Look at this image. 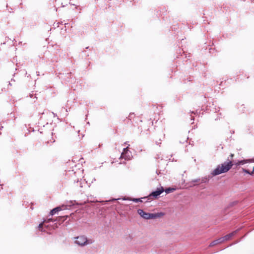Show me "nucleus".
Masks as SVG:
<instances>
[{
	"label": "nucleus",
	"mask_w": 254,
	"mask_h": 254,
	"mask_svg": "<svg viewBox=\"0 0 254 254\" xmlns=\"http://www.w3.org/2000/svg\"><path fill=\"white\" fill-rule=\"evenodd\" d=\"M233 165V163L231 160H229L228 162H224L217 166L211 173L212 176H215L219 174L226 173L231 169Z\"/></svg>",
	"instance_id": "f257e3e1"
},
{
	"label": "nucleus",
	"mask_w": 254,
	"mask_h": 254,
	"mask_svg": "<svg viewBox=\"0 0 254 254\" xmlns=\"http://www.w3.org/2000/svg\"><path fill=\"white\" fill-rule=\"evenodd\" d=\"M137 212L142 217L146 219H154L157 217H160L164 215V213L161 212L155 214L149 213L144 212L142 209H138L137 210Z\"/></svg>",
	"instance_id": "f03ea898"
},
{
	"label": "nucleus",
	"mask_w": 254,
	"mask_h": 254,
	"mask_svg": "<svg viewBox=\"0 0 254 254\" xmlns=\"http://www.w3.org/2000/svg\"><path fill=\"white\" fill-rule=\"evenodd\" d=\"M75 242L79 246H83L88 244H92L93 241L91 240H88L86 237L81 236L76 238Z\"/></svg>",
	"instance_id": "7ed1b4c3"
},
{
	"label": "nucleus",
	"mask_w": 254,
	"mask_h": 254,
	"mask_svg": "<svg viewBox=\"0 0 254 254\" xmlns=\"http://www.w3.org/2000/svg\"><path fill=\"white\" fill-rule=\"evenodd\" d=\"M164 191V189L163 187H160L159 188H157L155 191L151 192L148 196L149 198L153 197L155 199L158 197V196L160 195Z\"/></svg>",
	"instance_id": "20e7f679"
},
{
	"label": "nucleus",
	"mask_w": 254,
	"mask_h": 254,
	"mask_svg": "<svg viewBox=\"0 0 254 254\" xmlns=\"http://www.w3.org/2000/svg\"><path fill=\"white\" fill-rule=\"evenodd\" d=\"M242 170L243 172L251 175L254 172V165L249 163L247 166L242 168Z\"/></svg>",
	"instance_id": "39448f33"
},
{
	"label": "nucleus",
	"mask_w": 254,
	"mask_h": 254,
	"mask_svg": "<svg viewBox=\"0 0 254 254\" xmlns=\"http://www.w3.org/2000/svg\"><path fill=\"white\" fill-rule=\"evenodd\" d=\"M236 233L237 231H235L228 235H226L224 237H222V239H223V242L230 240L233 236H234L236 234Z\"/></svg>",
	"instance_id": "423d86ee"
},
{
	"label": "nucleus",
	"mask_w": 254,
	"mask_h": 254,
	"mask_svg": "<svg viewBox=\"0 0 254 254\" xmlns=\"http://www.w3.org/2000/svg\"><path fill=\"white\" fill-rule=\"evenodd\" d=\"M224 243L223 242V239H222V237L219 238V239H218L216 240H214V241L212 242L209 246L210 247H213L215 245H218V244H221V243Z\"/></svg>",
	"instance_id": "0eeeda50"
},
{
	"label": "nucleus",
	"mask_w": 254,
	"mask_h": 254,
	"mask_svg": "<svg viewBox=\"0 0 254 254\" xmlns=\"http://www.w3.org/2000/svg\"><path fill=\"white\" fill-rule=\"evenodd\" d=\"M127 147L124 148L123 152L122 153L121 155V158H124L125 160H129L130 157H128L127 155Z\"/></svg>",
	"instance_id": "6e6552de"
},
{
	"label": "nucleus",
	"mask_w": 254,
	"mask_h": 254,
	"mask_svg": "<svg viewBox=\"0 0 254 254\" xmlns=\"http://www.w3.org/2000/svg\"><path fill=\"white\" fill-rule=\"evenodd\" d=\"M62 210L61 207H57L56 208H54L53 210H51L50 213L52 215L55 214L57 212L60 211Z\"/></svg>",
	"instance_id": "1a4fd4ad"
},
{
	"label": "nucleus",
	"mask_w": 254,
	"mask_h": 254,
	"mask_svg": "<svg viewBox=\"0 0 254 254\" xmlns=\"http://www.w3.org/2000/svg\"><path fill=\"white\" fill-rule=\"evenodd\" d=\"M46 221H44L43 223H40L39 225V229L40 230L42 231V228L43 227V226L44 225L45 227H47V226L46 225Z\"/></svg>",
	"instance_id": "9d476101"
},
{
	"label": "nucleus",
	"mask_w": 254,
	"mask_h": 254,
	"mask_svg": "<svg viewBox=\"0 0 254 254\" xmlns=\"http://www.w3.org/2000/svg\"><path fill=\"white\" fill-rule=\"evenodd\" d=\"M174 190V189L169 188L166 189V190H164V191L166 192V193H169L171 191H173Z\"/></svg>",
	"instance_id": "9b49d317"
},
{
	"label": "nucleus",
	"mask_w": 254,
	"mask_h": 254,
	"mask_svg": "<svg viewBox=\"0 0 254 254\" xmlns=\"http://www.w3.org/2000/svg\"><path fill=\"white\" fill-rule=\"evenodd\" d=\"M134 116H135V115H134L133 113H130L129 116H128V118L129 120H132V119L134 118Z\"/></svg>",
	"instance_id": "f8f14e48"
},
{
	"label": "nucleus",
	"mask_w": 254,
	"mask_h": 254,
	"mask_svg": "<svg viewBox=\"0 0 254 254\" xmlns=\"http://www.w3.org/2000/svg\"><path fill=\"white\" fill-rule=\"evenodd\" d=\"M245 164H247V162L246 161L243 160V161H241L239 162L238 163V165H244Z\"/></svg>",
	"instance_id": "ddd939ff"
},
{
	"label": "nucleus",
	"mask_w": 254,
	"mask_h": 254,
	"mask_svg": "<svg viewBox=\"0 0 254 254\" xmlns=\"http://www.w3.org/2000/svg\"><path fill=\"white\" fill-rule=\"evenodd\" d=\"M234 156V154H231V155H230L231 159H232L233 158Z\"/></svg>",
	"instance_id": "4468645a"
},
{
	"label": "nucleus",
	"mask_w": 254,
	"mask_h": 254,
	"mask_svg": "<svg viewBox=\"0 0 254 254\" xmlns=\"http://www.w3.org/2000/svg\"><path fill=\"white\" fill-rule=\"evenodd\" d=\"M139 200V199H133V201H135V202H137Z\"/></svg>",
	"instance_id": "2eb2a0df"
},
{
	"label": "nucleus",
	"mask_w": 254,
	"mask_h": 254,
	"mask_svg": "<svg viewBox=\"0 0 254 254\" xmlns=\"http://www.w3.org/2000/svg\"><path fill=\"white\" fill-rule=\"evenodd\" d=\"M51 220H52V219H49L48 221H51Z\"/></svg>",
	"instance_id": "dca6fc26"
}]
</instances>
